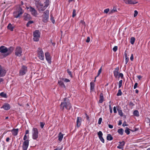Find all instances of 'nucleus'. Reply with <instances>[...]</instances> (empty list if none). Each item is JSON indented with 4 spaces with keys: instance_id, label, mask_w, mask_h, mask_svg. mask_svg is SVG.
Returning a JSON list of instances; mask_svg holds the SVG:
<instances>
[{
    "instance_id": "nucleus-60",
    "label": "nucleus",
    "mask_w": 150,
    "mask_h": 150,
    "mask_svg": "<svg viewBox=\"0 0 150 150\" xmlns=\"http://www.w3.org/2000/svg\"><path fill=\"white\" fill-rule=\"evenodd\" d=\"M109 108H110V113H112V109L111 108V105L110 104V105H109Z\"/></svg>"
},
{
    "instance_id": "nucleus-44",
    "label": "nucleus",
    "mask_w": 150,
    "mask_h": 150,
    "mask_svg": "<svg viewBox=\"0 0 150 150\" xmlns=\"http://www.w3.org/2000/svg\"><path fill=\"white\" fill-rule=\"evenodd\" d=\"M101 71H102V67H101V68H100V69L99 70L98 72V75L96 76V77H98L100 75V73H101Z\"/></svg>"
},
{
    "instance_id": "nucleus-14",
    "label": "nucleus",
    "mask_w": 150,
    "mask_h": 150,
    "mask_svg": "<svg viewBox=\"0 0 150 150\" xmlns=\"http://www.w3.org/2000/svg\"><path fill=\"white\" fill-rule=\"evenodd\" d=\"M98 135L100 141H101L102 143H104L105 140L102 137L103 135V134L102 132L101 131H99L98 133Z\"/></svg>"
},
{
    "instance_id": "nucleus-12",
    "label": "nucleus",
    "mask_w": 150,
    "mask_h": 150,
    "mask_svg": "<svg viewBox=\"0 0 150 150\" xmlns=\"http://www.w3.org/2000/svg\"><path fill=\"white\" fill-rule=\"evenodd\" d=\"M8 50L7 52L6 53L3 54V57H6L8 55L10 54L13 50V48L12 47H10L8 48H7Z\"/></svg>"
},
{
    "instance_id": "nucleus-31",
    "label": "nucleus",
    "mask_w": 150,
    "mask_h": 150,
    "mask_svg": "<svg viewBox=\"0 0 150 150\" xmlns=\"http://www.w3.org/2000/svg\"><path fill=\"white\" fill-rule=\"evenodd\" d=\"M135 40V38L134 37H132L130 39V43H131L133 45L134 42Z\"/></svg>"
},
{
    "instance_id": "nucleus-20",
    "label": "nucleus",
    "mask_w": 150,
    "mask_h": 150,
    "mask_svg": "<svg viewBox=\"0 0 150 150\" xmlns=\"http://www.w3.org/2000/svg\"><path fill=\"white\" fill-rule=\"evenodd\" d=\"M1 108H3L4 110H8L10 108V105L7 103H5Z\"/></svg>"
},
{
    "instance_id": "nucleus-3",
    "label": "nucleus",
    "mask_w": 150,
    "mask_h": 150,
    "mask_svg": "<svg viewBox=\"0 0 150 150\" xmlns=\"http://www.w3.org/2000/svg\"><path fill=\"white\" fill-rule=\"evenodd\" d=\"M49 11L47 10L43 13L42 16V21L46 23L49 20Z\"/></svg>"
},
{
    "instance_id": "nucleus-18",
    "label": "nucleus",
    "mask_w": 150,
    "mask_h": 150,
    "mask_svg": "<svg viewBox=\"0 0 150 150\" xmlns=\"http://www.w3.org/2000/svg\"><path fill=\"white\" fill-rule=\"evenodd\" d=\"M50 3V1L49 0H46L45 2V6L41 9V11H43L45 10L46 8H47L49 5Z\"/></svg>"
},
{
    "instance_id": "nucleus-50",
    "label": "nucleus",
    "mask_w": 150,
    "mask_h": 150,
    "mask_svg": "<svg viewBox=\"0 0 150 150\" xmlns=\"http://www.w3.org/2000/svg\"><path fill=\"white\" fill-rule=\"evenodd\" d=\"M102 120V118L100 117L98 121V124H100L101 123Z\"/></svg>"
},
{
    "instance_id": "nucleus-19",
    "label": "nucleus",
    "mask_w": 150,
    "mask_h": 150,
    "mask_svg": "<svg viewBox=\"0 0 150 150\" xmlns=\"http://www.w3.org/2000/svg\"><path fill=\"white\" fill-rule=\"evenodd\" d=\"M82 118L81 117H77L76 120V125L78 127H79L81 124Z\"/></svg>"
},
{
    "instance_id": "nucleus-62",
    "label": "nucleus",
    "mask_w": 150,
    "mask_h": 150,
    "mask_svg": "<svg viewBox=\"0 0 150 150\" xmlns=\"http://www.w3.org/2000/svg\"><path fill=\"white\" fill-rule=\"evenodd\" d=\"M122 124V121L121 120H120L119 121L118 125H121Z\"/></svg>"
},
{
    "instance_id": "nucleus-15",
    "label": "nucleus",
    "mask_w": 150,
    "mask_h": 150,
    "mask_svg": "<svg viewBox=\"0 0 150 150\" xmlns=\"http://www.w3.org/2000/svg\"><path fill=\"white\" fill-rule=\"evenodd\" d=\"M124 1L126 4H134L137 3L136 1L132 0H124Z\"/></svg>"
},
{
    "instance_id": "nucleus-41",
    "label": "nucleus",
    "mask_w": 150,
    "mask_h": 150,
    "mask_svg": "<svg viewBox=\"0 0 150 150\" xmlns=\"http://www.w3.org/2000/svg\"><path fill=\"white\" fill-rule=\"evenodd\" d=\"M76 10L75 9H74L73 10V13H72V17H74L76 15Z\"/></svg>"
},
{
    "instance_id": "nucleus-36",
    "label": "nucleus",
    "mask_w": 150,
    "mask_h": 150,
    "mask_svg": "<svg viewBox=\"0 0 150 150\" xmlns=\"http://www.w3.org/2000/svg\"><path fill=\"white\" fill-rule=\"evenodd\" d=\"M122 94V93L121 91V89H119L118 91V93L117 94V96H121Z\"/></svg>"
},
{
    "instance_id": "nucleus-61",
    "label": "nucleus",
    "mask_w": 150,
    "mask_h": 150,
    "mask_svg": "<svg viewBox=\"0 0 150 150\" xmlns=\"http://www.w3.org/2000/svg\"><path fill=\"white\" fill-rule=\"evenodd\" d=\"M62 149V147L61 148H59V147H58L55 149H54V150H61Z\"/></svg>"
},
{
    "instance_id": "nucleus-46",
    "label": "nucleus",
    "mask_w": 150,
    "mask_h": 150,
    "mask_svg": "<svg viewBox=\"0 0 150 150\" xmlns=\"http://www.w3.org/2000/svg\"><path fill=\"white\" fill-rule=\"evenodd\" d=\"M109 10L110 9L109 8L106 9L104 10V12L105 13H107L109 12Z\"/></svg>"
},
{
    "instance_id": "nucleus-38",
    "label": "nucleus",
    "mask_w": 150,
    "mask_h": 150,
    "mask_svg": "<svg viewBox=\"0 0 150 150\" xmlns=\"http://www.w3.org/2000/svg\"><path fill=\"white\" fill-rule=\"evenodd\" d=\"M33 23V21H29L26 24V26L27 27H29L30 25Z\"/></svg>"
},
{
    "instance_id": "nucleus-43",
    "label": "nucleus",
    "mask_w": 150,
    "mask_h": 150,
    "mask_svg": "<svg viewBox=\"0 0 150 150\" xmlns=\"http://www.w3.org/2000/svg\"><path fill=\"white\" fill-rule=\"evenodd\" d=\"M118 78L121 77V79L123 78V75L122 73H120L118 75Z\"/></svg>"
},
{
    "instance_id": "nucleus-42",
    "label": "nucleus",
    "mask_w": 150,
    "mask_h": 150,
    "mask_svg": "<svg viewBox=\"0 0 150 150\" xmlns=\"http://www.w3.org/2000/svg\"><path fill=\"white\" fill-rule=\"evenodd\" d=\"M122 80L120 81L119 82V88H120L122 86Z\"/></svg>"
},
{
    "instance_id": "nucleus-28",
    "label": "nucleus",
    "mask_w": 150,
    "mask_h": 150,
    "mask_svg": "<svg viewBox=\"0 0 150 150\" xmlns=\"http://www.w3.org/2000/svg\"><path fill=\"white\" fill-rule=\"evenodd\" d=\"M113 139V138L112 137L110 134H108L107 137V140L110 141L112 140Z\"/></svg>"
},
{
    "instance_id": "nucleus-39",
    "label": "nucleus",
    "mask_w": 150,
    "mask_h": 150,
    "mask_svg": "<svg viewBox=\"0 0 150 150\" xmlns=\"http://www.w3.org/2000/svg\"><path fill=\"white\" fill-rule=\"evenodd\" d=\"M67 72L70 77L71 78L72 77V75L71 72L68 69H67Z\"/></svg>"
},
{
    "instance_id": "nucleus-10",
    "label": "nucleus",
    "mask_w": 150,
    "mask_h": 150,
    "mask_svg": "<svg viewBox=\"0 0 150 150\" xmlns=\"http://www.w3.org/2000/svg\"><path fill=\"white\" fill-rule=\"evenodd\" d=\"M29 11L31 12V14L34 16H36L38 14L37 11L31 6H30Z\"/></svg>"
},
{
    "instance_id": "nucleus-22",
    "label": "nucleus",
    "mask_w": 150,
    "mask_h": 150,
    "mask_svg": "<svg viewBox=\"0 0 150 150\" xmlns=\"http://www.w3.org/2000/svg\"><path fill=\"white\" fill-rule=\"evenodd\" d=\"M35 4L37 8H38L39 6H41V9L42 8L43 5L39 1H36Z\"/></svg>"
},
{
    "instance_id": "nucleus-51",
    "label": "nucleus",
    "mask_w": 150,
    "mask_h": 150,
    "mask_svg": "<svg viewBox=\"0 0 150 150\" xmlns=\"http://www.w3.org/2000/svg\"><path fill=\"white\" fill-rule=\"evenodd\" d=\"M90 38L89 37H88L87 38V39L86 40V42L88 43L90 41Z\"/></svg>"
},
{
    "instance_id": "nucleus-63",
    "label": "nucleus",
    "mask_w": 150,
    "mask_h": 150,
    "mask_svg": "<svg viewBox=\"0 0 150 150\" xmlns=\"http://www.w3.org/2000/svg\"><path fill=\"white\" fill-rule=\"evenodd\" d=\"M108 127H109L110 129H112L113 127V125H109Z\"/></svg>"
},
{
    "instance_id": "nucleus-5",
    "label": "nucleus",
    "mask_w": 150,
    "mask_h": 150,
    "mask_svg": "<svg viewBox=\"0 0 150 150\" xmlns=\"http://www.w3.org/2000/svg\"><path fill=\"white\" fill-rule=\"evenodd\" d=\"M40 33L38 30H35L33 33V40L35 41H38L40 37Z\"/></svg>"
},
{
    "instance_id": "nucleus-45",
    "label": "nucleus",
    "mask_w": 150,
    "mask_h": 150,
    "mask_svg": "<svg viewBox=\"0 0 150 150\" xmlns=\"http://www.w3.org/2000/svg\"><path fill=\"white\" fill-rule=\"evenodd\" d=\"M118 47L117 46H115L113 48V50L114 52H116L117 51V50Z\"/></svg>"
},
{
    "instance_id": "nucleus-53",
    "label": "nucleus",
    "mask_w": 150,
    "mask_h": 150,
    "mask_svg": "<svg viewBox=\"0 0 150 150\" xmlns=\"http://www.w3.org/2000/svg\"><path fill=\"white\" fill-rule=\"evenodd\" d=\"M51 21L53 23H54L55 22L54 20V18L52 17V16H51Z\"/></svg>"
},
{
    "instance_id": "nucleus-13",
    "label": "nucleus",
    "mask_w": 150,
    "mask_h": 150,
    "mask_svg": "<svg viewBox=\"0 0 150 150\" xmlns=\"http://www.w3.org/2000/svg\"><path fill=\"white\" fill-rule=\"evenodd\" d=\"M46 59L49 64H51V57L49 53L48 52H46L45 54Z\"/></svg>"
},
{
    "instance_id": "nucleus-1",
    "label": "nucleus",
    "mask_w": 150,
    "mask_h": 150,
    "mask_svg": "<svg viewBox=\"0 0 150 150\" xmlns=\"http://www.w3.org/2000/svg\"><path fill=\"white\" fill-rule=\"evenodd\" d=\"M71 105L69 100L67 98H64L63 102L60 104V109L63 110L65 108L69 110L71 108Z\"/></svg>"
},
{
    "instance_id": "nucleus-2",
    "label": "nucleus",
    "mask_w": 150,
    "mask_h": 150,
    "mask_svg": "<svg viewBox=\"0 0 150 150\" xmlns=\"http://www.w3.org/2000/svg\"><path fill=\"white\" fill-rule=\"evenodd\" d=\"M24 12L22 8L19 6L16 10L14 11L13 13V16L16 18H19Z\"/></svg>"
},
{
    "instance_id": "nucleus-40",
    "label": "nucleus",
    "mask_w": 150,
    "mask_h": 150,
    "mask_svg": "<svg viewBox=\"0 0 150 150\" xmlns=\"http://www.w3.org/2000/svg\"><path fill=\"white\" fill-rule=\"evenodd\" d=\"M116 11H117L116 8L114 6L113 7V9L111 10V13H113Z\"/></svg>"
},
{
    "instance_id": "nucleus-25",
    "label": "nucleus",
    "mask_w": 150,
    "mask_h": 150,
    "mask_svg": "<svg viewBox=\"0 0 150 150\" xmlns=\"http://www.w3.org/2000/svg\"><path fill=\"white\" fill-rule=\"evenodd\" d=\"M95 84L92 81L90 83V90L92 91H93L94 90Z\"/></svg>"
},
{
    "instance_id": "nucleus-17",
    "label": "nucleus",
    "mask_w": 150,
    "mask_h": 150,
    "mask_svg": "<svg viewBox=\"0 0 150 150\" xmlns=\"http://www.w3.org/2000/svg\"><path fill=\"white\" fill-rule=\"evenodd\" d=\"M24 20L25 21L29 20L31 19V17L30 14L27 13H25L24 14Z\"/></svg>"
},
{
    "instance_id": "nucleus-48",
    "label": "nucleus",
    "mask_w": 150,
    "mask_h": 150,
    "mask_svg": "<svg viewBox=\"0 0 150 150\" xmlns=\"http://www.w3.org/2000/svg\"><path fill=\"white\" fill-rule=\"evenodd\" d=\"M138 11L137 10H135L134 11V17H135L137 16L138 14Z\"/></svg>"
},
{
    "instance_id": "nucleus-16",
    "label": "nucleus",
    "mask_w": 150,
    "mask_h": 150,
    "mask_svg": "<svg viewBox=\"0 0 150 150\" xmlns=\"http://www.w3.org/2000/svg\"><path fill=\"white\" fill-rule=\"evenodd\" d=\"M119 67H117L113 71L114 75L115 78H117L119 74Z\"/></svg>"
},
{
    "instance_id": "nucleus-23",
    "label": "nucleus",
    "mask_w": 150,
    "mask_h": 150,
    "mask_svg": "<svg viewBox=\"0 0 150 150\" xmlns=\"http://www.w3.org/2000/svg\"><path fill=\"white\" fill-rule=\"evenodd\" d=\"M18 129H13L11 131L13 134L14 136H16L18 134Z\"/></svg>"
},
{
    "instance_id": "nucleus-7",
    "label": "nucleus",
    "mask_w": 150,
    "mask_h": 150,
    "mask_svg": "<svg viewBox=\"0 0 150 150\" xmlns=\"http://www.w3.org/2000/svg\"><path fill=\"white\" fill-rule=\"evenodd\" d=\"M27 67L24 65L22 66L19 71L20 75L22 76L24 75L27 72Z\"/></svg>"
},
{
    "instance_id": "nucleus-34",
    "label": "nucleus",
    "mask_w": 150,
    "mask_h": 150,
    "mask_svg": "<svg viewBox=\"0 0 150 150\" xmlns=\"http://www.w3.org/2000/svg\"><path fill=\"white\" fill-rule=\"evenodd\" d=\"M130 129L128 128L127 127H126V129L125 130V132L128 135L130 133L129 130Z\"/></svg>"
},
{
    "instance_id": "nucleus-56",
    "label": "nucleus",
    "mask_w": 150,
    "mask_h": 150,
    "mask_svg": "<svg viewBox=\"0 0 150 150\" xmlns=\"http://www.w3.org/2000/svg\"><path fill=\"white\" fill-rule=\"evenodd\" d=\"M113 111L114 113H117L116 109L115 106H114L113 108Z\"/></svg>"
},
{
    "instance_id": "nucleus-54",
    "label": "nucleus",
    "mask_w": 150,
    "mask_h": 150,
    "mask_svg": "<svg viewBox=\"0 0 150 150\" xmlns=\"http://www.w3.org/2000/svg\"><path fill=\"white\" fill-rule=\"evenodd\" d=\"M138 85V83H136L134 86V89L136 88L137 87V86Z\"/></svg>"
},
{
    "instance_id": "nucleus-47",
    "label": "nucleus",
    "mask_w": 150,
    "mask_h": 150,
    "mask_svg": "<svg viewBox=\"0 0 150 150\" xmlns=\"http://www.w3.org/2000/svg\"><path fill=\"white\" fill-rule=\"evenodd\" d=\"M45 124V123L41 122H40V126L42 128H43Z\"/></svg>"
},
{
    "instance_id": "nucleus-52",
    "label": "nucleus",
    "mask_w": 150,
    "mask_h": 150,
    "mask_svg": "<svg viewBox=\"0 0 150 150\" xmlns=\"http://www.w3.org/2000/svg\"><path fill=\"white\" fill-rule=\"evenodd\" d=\"M122 126H123V127H125V126H128V125L127 124H126V122L125 121L123 124H122Z\"/></svg>"
},
{
    "instance_id": "nucleus-33",
    "label": "nucleus",
    "mask_w": 150,
    "mask_h": 150,
    "mask_svg": "<svg viewBox=\"0 0 150 150\" xmlns=\"http://www.w3.org/2000/svg\"><path fill=\"white\" fill-rule=\"evenodd\" d=\"M117 110L119 114L121 116H123V113L122 110H120L119 109H117Z\"/></svg>"
},
{
    "instance_id": "nucleus-24",
    "label": "nucleus",
    "mask_w": 150,
    "mask_h": 150,
    "mask_svg": "<svg viewBox=\"0 0 150 150\" xmlns=\"http://www.w3.org/2000/svg\"><path fill=\"white\" fill-rule=\"evenodd\" d=\"M58 83L59 85L61 87L65 88L66 87L65 86L63 82L61 81H59L58 82Z\"/></svg>"
},
{
    "instance_id": "nucleus-35",
    "label": "nucleus",
    "mask_w": 150,
    "mask_h": 150,
    "mask_svg": "<svg viewBox=\"0 0 150 150\" xmlns=\"http://www.w3.org/2000/svg\"><path fill=\"white\" fill-rule=\"evenodd\" d=\"M0 96L6 98L7 95L5 93H4V92H1L0 93Z\"/></svg>"
},
{
    "instance_id": "nucleus-64",
    "label": "nucleus",
    "mask_w": 150,
    "mask_h": 150,
    "mask_svg": "<svg viewBox=\"0 0 150 150\" xmlns=\"http://www.w3.org/2000/svg\"><path fill=\"white\" fill-rule=\"evenodd\" d=\"M29 130H27L25 131V135H26L29 133Z\"/></svg>"
},
{
    "instance_id": "nucleus-58",
    "label": "nucleus",
    "mask_w": 150,
    "mask_h": 150,
    "mask_svg": "<svg viewBox=\"0 0 150 150\" xmlns=\"http://www.w3.org/2000/svg\"><path fill=\"white\" fill-rule=\"evenodd\" d=\"M117 148L119 149H122L123 148V147L120 146V144H119L118 146H117Z\"/></svg>"
},
{
    "instance_id": "nucleus-6",
    "label": "nucleus",
    "mask_w": 150,
    "mask_h": 150,
    "mask_svg": "<svg viewBox=\"0 0 150 150\" xmlns=\"http://www.w3.org/2000/svg\"><path fill=\"white\" fill-rule=\"evenodd\" d=\"M38 57L39 59L43 60L44 59V55L42 50L40 48L38 49Z\"/></svg>"
},
{
    "instance_id": "nucleus-11",
    "label": "nucleus",
    "mask_w": 150,
    "mask_h": 150,
    "mask_svg": "<svg viewBox=\"0 0 150 150\" xmlns=\"http://www.w3.org/2000/svg\"><path fill=\"white\" fill-rule=\"evenodd\" d=\"M6 73V70L2 68L0 65V77H3L5 76Z\"/></svg>"
},
{
    "instance_id": "nucleus-30",
    "label": "nucleus",
    "mask_w": 150,
    "mask_h": 150,
    "mask_svg": "<svg viewBox=\"0 0 150 150\" xmlns=\"http://www.w3.org/2000/svg\"><path fill=\"white\" fill-rule=\"evenodd\" d=\"M133 115L137 117H138L139 116V113L137 110H134L133 113Z\"/></svg>"
},
{
    "instance_id": "nucleus-26",
    "label": "nucleus",
    "mask_w": 150,
    "mask_h": 150,
    "mask_svg": "<svg viewBox=\"0 0 150 150\" xmlns=\"http://www.w3.org/2000/svg\"><path fill=\"white\" fill-rule=\"evenodd\" d=\"M14 28V26H13V25L11 24V23H9L7 26L8 29L10 30L11 31H13V30Z\"/></svg>"
},
{
    "instance_id": "nucleus-59",
    "label": "nucleus",
    "mask_w": 150,
    "mask_h": 150,
    "mask_svg": "<svg viewBox=\"0 0 150 150\" xmlns=\"http://www.w3.org/2000/svg\"><path fill=\"white\" fill-rule=\"evenodd\" d=\"M130 60L132 61L133 59V54H132L131 55V57H130Z\"/></svg>"
},
{
    "instance_id": "nucleus-9",
    "label": "nucleus",
    "mask_w": 150,
    "mask_h": 150,
    "mask_svg": "<svg viewBox=\"0 0 150 150\" xmlns=\"http://www.w3.org/2000/svg\"><path fill=\"white\" fill-rule=\"evenodd\" d=\"M29 140H27L24 141L23 144V150H27L29 146Z\"/></svg>"
},
{
    "instance_id": "nucleus-29",
    "label": "nucleus",
    "mask_w": 150,
    "mask_h": 150,
    "mask_svg": "<svg viewBox=\"0 0 150 150\" xmlns=\"http://www.w3.org/2000/svg\"><path fill=\"white\" fill-rule=\"evenodd\" d=\"M123 132L124 130L122 128H120L118 129L117 130V132L121 135H123Z\"/></svg>"
},
{
    "instance_id": "nucleus-21",
    "label": "nucleus",
    "mask_w": 150,
    "mask_h": 150,
    "mask_svg": "<svg viewBox=\"0 0 150 150\" xmlns=\"http://www.w3.org/2000/svg\"><path fill=\"white\" fill-rule=\"evenodd\" d=\"M104 98L103 96V94L102 93H100V99L99 100L98 103H102L104 101Z\"/></svg>"
},
{
    "instance_id": "nucleus-49",
    "label": "nucleus",
    "mask_w": 150,
    "mask_h": 150,
    "mask_svg": "<svg viewBox=\"0 0 150 150\" xmlns=\"http://www.w3.org/2000/svg\"><path fill=\"white\" fill-rule=\"evenodd\" d=\"M62 80L66 82H68L70 81V80L67 79H63Z\"/></svg>"
},
{
    "instance_id": "nucleus-8",
    "label": "nucleus",
    "mask_w": 150,
    "mask_h": 150,
    "mask_svg": "<svg viewBox=\"0 0 150 150\" xmlns=\"http://www.w3.org/2000/svg\"><path fill=\"white\" fill-rule=\"evenodd\" d=\"M22 50L20 47H17L15 51V55L18 57H20L21 55Z\"/></svg>"
},
{
    "instance_id": "nucleus-4",
    "label": "nucleus",
    "mask_w": 150,
    "mask_h": 150,
    "mask_svg": "<svg viewBox=\"0 0 150 150\" xmlns=\"http://www.w3.org/2000/svg\"><path fill=\"white\" fill-rule=\"evenodd\" d=\"M32 138L36 139L38 137V131L36 128H33L32 130Z\"/></svg>"
},
{
    "instance_id": "nucleus-27",
    "label": "nucleus",
    "mask_w": 150,
    "mask_h": 150,
    "mask_svg": "<svg viewBox=\"0 0 150 150\" xmlns=\"http://www.w3.org/2000/svg\"><path fill=\"white\" fill-rule=\"evenodd\" d=\"M63 137V134H62L61 132H60L58 135V140L59 141H61L62 140Z\"/></svg>"
},
{
    "instance_id": "nucleus-32",
    "label": "nucleus",
    "mask_w": 150,
    "mask_h": 150,
    "mask_svg": "<svg viewBox=\"0 0 150 150\" xmlns=\"http://www.w3.org/2000/svg\"><path fill=\"white\" fill-rule=\"evenodd\" d=\"M125 64H127L129 60V59L128 57L127 56V54L125 53Z\"/></svg>"
},
{
    "instance_id": "nucleus-55",
    "label": "nucleus",
    "mask_w": 150,
    "mask_h": 150,
    "mask_svg": "<svg viewBox=\"0 0 150 150\" xmlns=\"http://www.w3.org/2000/svg\"><path fill=\"white\" fill-rule=\"evenodd\" d=\"M27 137L26 135H25L23 137V139L25 140H25H27Z\"/></svg>"
},
{
    "instance_id": "nucleus-37",
    "label": "nucleus",
    "mask_w": 150,
    "mask_h": 150,
    "mask_svg": "<svg viewBox=\"0 0 150 150\" xmlns=\"http://www.w3.org/2000/svg\"><path fill=\"white\" fill-rule=\"evenodd\" d=\"M119 143L120 144V145L122 147H123V146L125 145V142L124 141H122V142H120Z\"/></svg>"
},
{
    "instance_id": "nucleus-57",
    "label": "nucleus",
    "mask_w": 150,
    "mask_h": 150,
    "mask_svg": "<svg viewBox=\"0 0 150 150\" xmlns=\"http://www.w3.org/2000/svg\"><path fill=\"white\" fill-rule=\"evenodd\" d=\"M129 105L130 106H134V103L130 101V103H129Z\"/></svg>"
}]
</instances>
